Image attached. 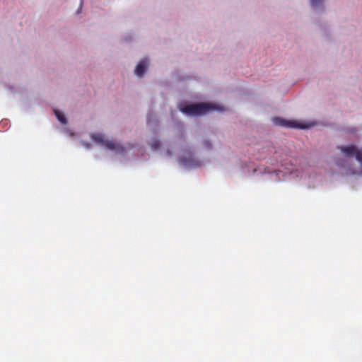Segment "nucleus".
I'll list each match as a JSON object with an SVG mask.
<instances>
[{
    "instance_id": "nucleus-2",
    "label": "nucleus",
    "mask_w": 362,
    "mask_h": 362,
    "mask_svg": "<svg viewBox=\"0 0 362 362\" xmlns=\"http://www.w3.org/2000/svg\"><path fill=\"white\" fill-rule=\"evenodd\" d=\"M92 139L95 142L105 146L107 149L115 150L117 149L118 145L112 141H107L105 139L103 135L100 134H94L92 135Z\"/></svg>"
},
{
    "instance_id": "nucleus-11",
    "label": "nucleus",
    "mask_w": 362,
    "mask_h": 362,
    "mask_svg": "<svg viewBox=\"0 0 362 362\" xmlns=\"http://www.w3.org/2000/svg\"><path fill=\"white\" fill-rule=\"evenodd\" d=\"M150 122V118H149V117H148V122Z\"/></svg>"
},
{
    "instance_id": "nucleus-10",
    "label": "nucleus",
    "mask_w": 362,
    "mask_h": 362,
    "mask_svg": "<svg viewBox=\"0 0 362 362\" xmlns=\"http://www.w3.org/2000/svg\"><path fill=\"white\" fill-rule=\"evenodd\" d=\"M203 146L207 150H209L212 148V145L209 141H204L203 142Z\"/></svg>"
},
{
    "instance_id": "nucleus-6",
    "label": "nucleus",
    "mask_w": 362,
    "mask_h": 362,
    "mask_svg": "<svg viewBox=\"0 0 362 362\" xmlns=\"http://www.w3.org/2000/svg\"><path fill=\"white\" fill-rule=\"evenodd\" d=\"M54 113L56 117L62 124H65L66 123V119L62 113H61L59 110H55Z\"/></svg>"
},
{
    "instance_id": "nucleus-5",
    "label": "nucleus",
    "mask_w": 362,
    "mask_h": 362,
    "mask_svg": "<svg viewBox=\"0 0 362 362\" xmlns=\"http://www.w3.org/2000/svg\"><path fill=\"white\" fill-rule=\"evenodd\" d=\"M148 62L147 59H143L137 64L135 69V74L136 76L139 77L144 76Z\"/></svg>"
},
{
    "instance_id": "nucleus-1",
    "label": "nucleus",
    "mask_w": 362,
    "mask_h": 362,
    "mask_svg": "<svg viewBox=\"0 0 362 362\" xmlns=\"http://www.w3.org/2000/svg\"><path fill=\"white\" fill-rule=\"evenodd\" d=\"M180 110L188 115L197 116L206 114L213 110H221L218 107L208 103L186 105L180 107Z\"/></svg>"
},
{
    "instance_id": "nucleus-8",
    "label": "nucleus",
    "mask_w": 362,
    "mask_h": 362,
    "mask_svg": "<svg viewBox=\"0 0 362 362\" xmlns=\"http://www.w3.org/2000/svg\"><path fill=\"white\" fill-rule=\"evenodd\" d=\"M160 146V142L158 140L153 141L151 144V148L154 149V150L159 148Z\"/></svg>"
},
{
    "instance_id": "nucleus-9",
    "label": "nucleus",
    "mask_w": 362,
    "mask_h": 362,
    "mask_svg": "<svg viewBox=\"0 0 362 362\" xmlns=\"http://www.w3.org/2000/svg\"><path fill=\"white\" fill-rule=\"evenodd\" d=\"M323 1L324 0H310V4L312 6H317Z\"/></svg>"
},
{
    "instance_id": "nucleus-4",
    "label": "nucleus",
    "mask_w": 362,
    "mask_h": 362,
    "mask_svg": "<svg viewBox=\"0 0 362 362\" xmlns=\"http://www.w3.org/2000/svg\"><path fill=\"white\" fill-rule=\"evenodd\" d=\"M338 148L347 157H353L356 153V147L354 145L338 146Z\"/></svg>"
},
{
    "instance_id": "nucleus-3",
    "label": "nucleus",
    "mask_w": 362,
    "mask_h": 362,
    "mask_svg": "<svg viewBox=\"0 0 362 362\" xmlns=\"http://www.w3.org/2000/svg\"><path fill=\"white\" fill-rule=\"evenodd\" d=\"M274 123L277 126L289 127V128H299V129H305L306 127L303 125L299 124L294 121H288L285 120L280 117H275L273 119Z\"/></svg>"
},
{
    "instance_id": "nucleus-7",
    "label": "nucleus",
    "mask_w": 362,
    "mask_h": 362,
    "mask_svg": "<svg viewBox=\"0 0 362 362\" xmlns=\"http://www.w3.org/2000/svg\"><path fill=\"white\" fill-rule=\"evenodd\" d=\"M354 156L356 157V160L362 163V149L358 151L356 148V153H355Z\"/></svg>"
}]
</instances>
